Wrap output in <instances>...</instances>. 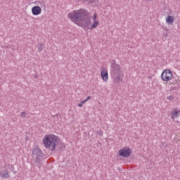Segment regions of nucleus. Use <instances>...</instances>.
<instances>
[{"instance_id": "f03ea898", "label": "nucleus", "mask_w": 180, "mask_h": 180, "mask_svg": "<svg viewBox=\"0 0 180 180\" xmlns=\"http://www.w3.org/2000/svg\"><path fill=\"white\" fill-rule=\"evenodd\" d=\"M58 136L54 134L46 135L43 139L42 143L45 148H48L52 153L57 148V144H58Z\"/></svg>"}, {"instance_id": "6ab92c4d", "label": "nucleus", "mask_w": 180, "mask_h": 180, "mask_svg": "<svg viewBox=\"0 0 180 180\" xmlns=\"http://www.w3.org/2000/svg\"><path fill=\"white\" fill-rule=\"evenodd\" d=\"M77 106H79V108H82V103H78Z\"/></svg>"}, {"instance_id": "f8f14e48", "label": "nucleus", "mask_w": 180, "mask_h": 180, "mask_svg": "<svg viewBox=\"0 0 180 180\" xmlns=\"http://www.w3.org/2000/svg\"><path fill=\"white\" fill-rule=\"evenodd\" d=\"M57 146H58L59 150H63V149L65 148V144L63 142H60L59 143L58 142Z\"/></svg>"}, {"instance_id": "7ed1b4c3", "label": "nucleus", "mask_w": 180, "mask_h": 180, "mask_svg": "<svg viewBox=\"0 0 180 180\" xmlns=\"http://www.w3.org/2000/svg\"><path fill=\"white\" fill-rule=\"evenodd\" d=\"M120 65L116 63V60H112L110 74L112 78H113L115 84H120L122 81V78L120 77Z\"/></svg>"}, {"instance_id": "0eeeda50", "label": "nucleus", "mask_w": 180, "mask_h": 180, "mask_svg": "<svg viewBox=\"0 0 180 180\" xmlns=\"http://www.w3.org/2000/svg\"><path fill=\"white\" fill-rule=\"evenodd\" d=\"M32 13L34 16H37V15H40L41 13V8L39 6H34L32 8Z\"/></svg>"}, {"instance_id": "4be33fe9", "label": "nucleus", "mask_w": 180, "mask_h": 180, "mask_svg": "<svg viewBox=\"0 0 180 180\" xmlns=\"http://www.w3.org/2000/svg\"><path fill=\"white\" fill-rule=\"evenodd\" d=\"M148 1H152V0H148Z\"/></svg>"}, {"instance_id": "412c9836", "label": "nucleus", "mask_w": 180, "mask_h": 180, "mask_svg": "<svg viewBox=\"0 0 180 180\" xmlns=\"http://www.w3.org/2000/svg\"><path fill=\"white\" fill-rule=\"evenodd\" d=\"M86 102H87V101H86V99H84V100H83L81 103H82H82H85Z\"/></svg>"}, {"instance_id": "1a4fd4ad", "label": "nucleus", "mask_w": 180, "mask_h": 180, "mask_svg": "<svg viewBox=\"0 0 180 180\" xmlns=\"http://www.w3.org/2000/svg\"><path fill=\"white\" fill-rule=\"evenodd\" d=\"M0 176H1V178H4V179H8L11 178V175H9L7 169H2V171L0 172Z\"/></svg>"}, {"instance_id": "2eb2a0df", "label": "nucleus", "mask_w": 180, "mask_h": 180, "mask_svg": "<svg viewBox=\"0 0 180 180\" xmlns=\"http://www.w3.org/2000/svg\"><path fill=\"white\" fill-rule=\"evenodd\" d=\"M98 17V15L96 13H94L93 17L94 22H96V18Z\"/></svg>"}, {"instance_id": "aec40b11", "label": "nucleus", "mask_w": 180, "mask_h": 180, "mask_svg": "<svg viewBox=\"0 0 180 180\" xmlns=\"http://www.w3.org/2000/svg\"><path fill=\"white\" fill-rule=\"evenodd\" d=\"M86 1H89V2H91V4H92V2H95L96 0H86Z\"/></svg>"}, {"instance_id": "f257e3e1", "label": "nucleus", "mask_w": 180, "mask_h": 180, "mask_svg": "<svg viewBox=\"0 0 180 180\" xmlns=\"http://www.w3.org/2000/svg\"><path fill=\"white\" fill-rule=\"evenodd\" d=\"M68 18L74 23L81 22L82 27H88L92 23L89 13L86 10H79L78 11H72L68 14ZM78 25V23H77Z\"/></svg>"}, {"instance_id": "4468645a", "label": "nucleus", "mask_w": 180, "mask_h": 180, "mask_svg": "<svg viewBox=\"0 0 180 180\" xmlns=\"http://www.w3.org/2000/svg\"><path fill=\"white\" fill-rule=\"evenodd\" d=\"M43 49H44V46H43V44H38L39 51H43Z\"/></svg>"}, {"instance_id": "dca6fc26", "label": "nucleus", "mask_w": 180, "mask_h": 180, "mask_svg": "<svg viewBox=\"0 0 180 180\" xmlns=\"http://www.w3.org/2000/svg\"><path fill=\"white\" fill-rule=\"evenodd\" d=\"M167 99H168V101H173L174 96H167Z\"/></svg>"}, {"instance_id": "20e7f679", "label": "nucleus", "mask_w": 180, "mask_h": 180, "mask_svg": "<svg viewBox=\"0 0 180 180\" xmlns=\"http://www.w3.org/2000/svg\"><path fill=\"white\" fill-rule=\"evenodd\" d=\"M43 157H44V154H43V152L39 148H35L32 150V158L37 164L41 162Z\"/></svg>"}, {"instance_id": "9b49d317", "label": "nucleus", "mask_w": 180, "mask_h": 180, "mask_svg": "<svg viewBox=\"0 0 180 180\" xmlns=\"http://www.w3.org/2000/svg\"><path fill=\"white\" fill-rule=\"evenodd\" d=\"M166 22L167 25H172L174 23V17L172 15H168Z\"/></svg>"}, {"instance_id": "f3484780", "label": "nucleus", "mask_w": 180, "mask_h": 180, "mask_svg": "<svg viewBox=\"0 0 180 180\" xmlns=\"http://www.w3.org/2000/svg\"><path fill=\"white\" fill-rule=\"evenodd\" d=\"M21 116H22V117H26V112H22L21 113Z\"/></svg>"}, {"instance_id": "39448f33", "label": "nucleus", "mask_w": 180, "mask_h": 180, "mask_svg": "<svg viewBox=\"0 0 180 180\" xmlns=\"http://www.w3.org/2000/svg\"><path fill=\"white\" fill-rule=\"evenodd\" d=\"M119 155L120 157H123V158H127L131 155V149L125 146L119 150Z\"/></svg>"}, {"instance_id": "6e6552de", "label": "nucleus", "mask_w": 180, "mask_h": 180, "mask_svg": "<svg viewBox=\"0 0 180 180\" xmlns=\"http://www.w3.org/2000/svg\"><path fill=\"white\" fill-rule=\"evenodd\" d=\"M101 74L102 79H103L105 82L108 81V79L109 78V75L108 74V70H105V69L101 70Z\"/></svg>"}, {"instance_id": "ddd939ff", "label": "nucleus", "mask_w": 180, "mask_h": 180, "mask_svg": "<svg viewBox=\"0 0 180 180\" xmlns=\"http://www.w3.org/2000/svg\"><path fill=\"white\" fill-rule=\"evenodd\" d=\"M98 25H99V22L98 21H94L90 29H96V27H98Z\"/></svg>"}, {"instance_id": "9d476101", "label": "nucleus", "mask_w": 180, "mask_h": 180, "mask_svg": "<svg viewBox=\"0 0 180 180\" xmlns=\"http://www.w3.org/2000/svg\"><path fill=\"white\" fill-rule=\"evenodd\" d=\"M180 116V110H174L172 112V118L174 120V119H176L178 117H179Z\"/></svg>"}, {"instance_id": "a211bd4d", "label": "nucleus", "mask_w": 180, "mask_h": 180, "mask_svg": "<svg viewBox=\"0 0 180 180\" xmlns=\"http://www.w3.org/2000/svg\"><path fill=\"white\" fill-rule=\"evenodd\" d=\"M89 99H91V96H90L86 97V101H89Z\"/></svg>"}, {"instance_id": "423d86ee", "label": "nucleus", "mask_w": 180, "mask_h": 180, "mask_svg": "<svg viewBox=\"0 0 180 180\" xmlns=\"http://www.w3.org/2000/svg\"><path fill=\"white\" fill-rule=\"evenodd\" d=\"M161 78L162 81H170L172 78V71L168 69L165 70L161 75Z\"/></svg>"}]
</instances>
